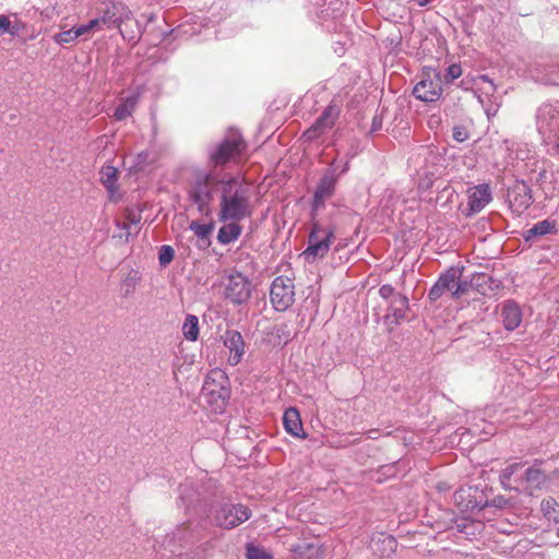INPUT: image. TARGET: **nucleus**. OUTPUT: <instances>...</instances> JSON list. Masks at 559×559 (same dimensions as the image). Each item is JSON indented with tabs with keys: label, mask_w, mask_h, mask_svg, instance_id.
Wrapping results in <instances>:
<instances>
[{
	"label": "nucleus",
	"mask_w": 559,
	"mask_h": 559,
	"mask_svg": "<svg viewBox=\"0 0 559 559\" xmlns=\"http://www.w3.org/2000/svg\"><path fill=\"white\" fill-rule=\"evenodd\" d=\"M139 231L133 230V228L129 227L123 221L116 222V230L114 234V238H119L124 242H128L131 237L135 236Z\"/></svg>",
	"instance_id": "nucleus-29"
},
{
	"label": "nucleus",
	"mask_w": 559,
	"mask_h": 559,
	"mask_svg": "<svg viewBox=\"0 0 559 559\" xmlns=\"http://www.w3.org/2000/svg\"><path fill=\"white\" fill-rule=\"evenodd\" d=\"M246 147L242 135L236 130H230L222 141L209 148L211 166L209 169L222 171V168L228 163L236 162L246 151Z\"/></svg>",
	"instance_id": "nucleus-4"
},
{
	"label": "nucleus",
	"mask_w": 559,
	"mask_h": 559,
	"mask_svg": "<svg viewBox=\"0 0 559 559\" xmlns=\"http://www.w3.org/2000/svg\"><path fill=\"white\" fill-rule=\"evenodd\" d=\"M440 122H441V119H440V117H439V116H437V115H431V116L429 117V120H428V126L432 129V128H435V127L439 126V124H440Z\"/></svg>",
	"instance_id": "nucleus-47"
},
{
	"label": "nucleus",
	"mask_w": 559,
	"mask_h": 559,
	"mask_svg": "<svg viewBox=\"0 0 559 559\" xmlns=\"http://www.w3.org/2000/svg\"><path fill=\"white\" fill-rule=\"evenodd\" d=\"M548 84L559 85V69L552 70L546 79Z\"/></svg>",
	"instance_id": "nucleus-44"
},
{
	"label": "nucleus",
	"mask_w": 559,
	"mask_h": 559,
	"mask_svg": "<svg viewBox=\"0 0 559 559\" xmlns=\"http://www.w3.org/2000/svg\"><path fill=\"white\" fill-rule=\"evenodd\" d=\"M253 214L252 190L238 176L228 174L218 202V221H243Z\"/></svg>",
	"instance_id": "nucleus-3"
},
{
	"label": "nucleus",
	"mask_w": 559,
	"mask_h": 559,
	"mask_svg": "<svg viewBox=\"0 0 559 559\" xmlns=\"http://www.w3.org/2000/svg\"><path fill=\"white\" fill-rule=\"evenodd\" d=\"M182 333L188 341L194 342L199 337V319L197 316L188 314L182 325Z\"/></svg>",
	"instance_id": "nucleus-25"
},
{
	"label": "nucleus",
	"mask_w": 559,
	"mask_h": 559,
	"mask_svg": "<svg viewBox=\"0 0 559 559\" xmlns=\"http://www.w3.org/2000/svg\"><path fill=\"white\" fill-rule=\"evenodd\" d=\"M140 280L141 275L138 271H130L121 283V290L123 292V295L129 296L133 294Z\"/></svg>",
	"instance_id": "nucleus-27"
},
{
	"label": "nucleus",
	"mask_w": 559,
	"mask_h": 559,
	"mask_svg": "<svg viewBox=\"0 0 559 559\" xmlns=\"http://www.w3.org/2000/svg\"><path fill=\"white\" fill-rule=\"evenodd\" d=\"M491 201V190L488 185H479L468 195L467 215L480 212Z\"/></svg>",
	"instance_id": "nucleus-17"
},
{
	"label": "nucleus",
	"mask_w": 559,
	"mask_h": 559,
	"mask_svg": "<svg viewBox=\"0 0 559 559\" xmlns=\"http://www.w3.org/2000/svg\"><path fill=\"white\" fill-rule=\"evenodd\" d=\"M523 466L522 463H514L502 469L500 481L503 488L519 490V486H524L525 489L532 490L540 488L546 483V473L536 466H530L521 476H515Z\"/></svg>",
	"instance_id": "nucleus-5"
},
{
	"label": "nucleus",
	"mask_w": 559,
	"mask_h": 559,
	"mask_svg": "<svg viewBox=\"0 0 559 559\" xmlns=\"http://www.w3.org/2000/svg\"><path fill=\"white\" fill-rule=\"evenodd\" d=\"M246 556L247 559H273L270 554L253 544H247Z\"/></svg>",
	"instance_id": "nucleus-34"
},
{
	"label": "nucleus",
	"mask_w": 559,
	"mask_h": 559,
	"mask_svg": "<svg viewBox=\"0 0 559 559\" xmlns=\"http://www.w3.org/2000/svg\"><path fill=\"white\" fill-rule=\"evenodd\" d=\"M471 286H472V284L466 281L456 280L454 288L451 293L452 297L459 298V297L463 296L464 294H466L468 292Z\"/></svg>",
	"instance_id": "nucleus-38"
},
{
	"label": "nucleus",
	"mask_w": 559,
	"mask_h": 559,
	"mask_svg": "<svg viewBox=\"0 0 559 559\" xmlns=\"http://www.w3.org/2000/svg\"><path fill=\"white\" fill-rule=\"evenodd\" d=\"M87 27H88L90 32H92L94 29H102V28H104L102 17L98 15L97 17L92 19L87 23Z\"/></svg>",
	"instance_id": "nucleus-43"
},
{
	"label": "nucleus",
	"mask_w": 559,
	"mask_h": 559,
	"mask_svg": "<svg viewBox=\"0 0 559 559\" xmlns=\"http://www.w3.org/2000/svg\"><path fill=\"white\" fill-rule=\"evenodd\" d=\"M11 27V20L8 15H0V35L8 34Z\"/></svg>",
	"instance_id": "nucleus-41"
},
{
	"label": "nucleus",
	"mask_w": 559,
	"mask_h": 559,
	"mask_svg": "<svg viewBox=\"0 0 559 559\" xmlns=\"http://www.w3.org/2000/svg\"><path fill=\"white\" fill-rule=\"evenodd\" d=\"M97 14L102 17L103 26L108 29L118 28L120 33L123 22L132 16L131 10L121 1L104 0L97 7Z\"/></svg>",
	"instance_id": "nucleus-9"
},
{
	"label": "nucleus",
	"mask_w": 559,
	"mask_h": 559,
	"mask_svg": "<svg viewBox=\"0 0 559 559\" xmlns=\"http://www.w3.org/2000/svg\"><path fill=\"white\" fill-rule=\"evenodd\" d=\"M462 67L460 63H452L450 64L445 73L443 75V83L444 84H452L454 80L459 79L462 75Z\"/></svg>",
	"instance_id": "nucleus-33"
},
{
	"label": "nucleus",
	"mask_w": 559,
	"mask_h": 559,
	"mask_svg": "<svg viewBox=\"0 0 559 559\" xmlns=\"http://www.w3.org/2000/svg\"><path fill=\"white\" fill-rule=\"evenodd\" d=\"M76 39L78 37L73 34V28L53 35L55 43L59 45L70 44L75 41Z\"/></svg>",
	"instance_id": "nucleus-36"
},
{
	"label": "nucleus",
	"mask_w": 559,
	"mask_h": 559,
	"mask_svg": "<svg viewBox=\"0 0 559 559\" xmlns=\"http://www.w3.org/2000/svg\"><path fill=\"white\" fill-rule=\"evenodd\" d=\"M224 297L234 306L246 305L252 294V283L248 276L238 271L229 273L224 282Z\"/></svg>",
	"instance_id": "nucleus-7"
},
{
	"label": "nucleus",
	"mask_w": 559,
	"mask_h": 559,
	"mask_svg": "<svg viewBox=\"0 0 559 559\" xmlns=\"http://www.w3.org/2000/svg\"><path fill=\"white\" fill-rule=\"evenodd\" d=\"M536 127L543 138L559 141V103H545L537 108Z\"/></svg>",
	"instance_id": "nucleus-8"
},
{
	"label": "nucleus",
	"mask_w": 559,
	"mask_h": 559,
	"mask_svg": "<svg viewBox=\"0 0 559 559\" xmlns=\"http://www.w3.org/2000/svg\"><path fill=\"white\" fill-rule=\"evenodd\" d=\"M190 229L201 239H205L210 236L213 230L212 224H201L197 221H192L190 224Z\"/></svg>",
	"instance_id": "nucleus-31"
},
{
	"label": "nucleus",
	"mask_w": 559,
	"mask_h": 559,
	"mask_svg": "<svg viewBox=\"0 0 559 559\" xmlns=\"http://www.w3.org/2000/svg\"><path fill=\"white\" fill-rule=\"evenodd\" d=\"M90 29L87 27V24H83V25H80L78 27H73V34L76 35V37H81V36H84V35H87L90 34Z\"/></svg>",
	"instance_id": "nucleus-46"
},
{
	"label": "nucleus",
	"mask_w": 559,
	"mask_h": 559,
	"mask_svg": "<svg viewBox=\"0 0 559 559\" xmlns=\"http://www.w3.org/2000/svg\"><path fill=\"white\" fill-rule=\"evenodd\" d=\"M348 169L349 162L347 160L337 173L338 166L334 160L317 186L311 207V230L308 237V247L302 252L305 260L308 262L324 258L335 239L336 225L333 222L335 211L329 213L326 217L321 216V211L325 207V199L333 195L340 176Z\"/></svg>",
	"instance_id": "nucleus-1"
},
{
	"label": "nucleus",
	"mask_w": 559,
	"mask_h": 559,
	"mask_svg": "<svg viewBox=\"0 0 559 559\" xmlns=\"http://www.w3.org/2000/svg\"><path fill=\"white\" fill-rule=\"evenodd\" d=\"M510 207L513 212L521 214L527 210L534 199L532 190L525 181H516L508 192Z\"/></svg>",
	"instance_id": "nucleus-13"
},
{
	"label": "nucleus",
	"mask_w": 559,
	"mask_h": 559,
	"mask_svg": "<svg viewBox=\"0 0 559 559\" xmlns=\"http://www.w3.org/2000/svg\"><path fill=\"white\" fill-rule=\"evenodd\" d=\"M338 114L340 111L335 105H329L316 122L304 132L305 141L311 142L330 130L338 118Z\"/></svg>",
	"instance_id": "nucleus-12"
},
{
	"label": "nucleus",
	"mask_w": 559,
	"mask_h": 559,
	"mask_svg": "<svg viewBox=\"0 0 559 559\" xmlns=\"http://www.w3.org/2000/svg\"><path fill=\"white\" fill-rule=\"evenodd\" d=\"M270 300L276 311L287 310L295 301V285L287 276H277L270 287Z\"/></svg>",
	"instance_id": "nucleus-10"
},
{
	"label": "nucleus",
	"mask_w": 559,
	"mask_h": 559,
	"mask_svg": "<svg viewBox=\"0 0 559 559\" xmlns=\"http://www.w3.org/2000/svg\"><path fill=\"white\" fill-rule=\"evenodd\" d=\"M99 180L106 189L114 194L117 190L116 182L118 180V171L114 166H103L99 171Z\"/></svg>",
	"instance_id": "nucleus-24"
},
{
	"label": "nucleus",
	"mask_w": 559,
	"mask_h": 559,
	"mask_svg": "<svg viewBox=\"0 0 559 559\" xmlns=\"http://www.w3.org/2000/svg\"><path fill=\"white\" fill-rule=\"evenodd\" d=\"M407 309L408 298L403 294H397L388 305L386 314L384 316L385 323L389 325L400 324L405 319Z\"/></svg>",
	"instance_id": "nucleus-16"
},
{
	"label": "nucleus",
	"mask_w": 559,
	"mask_h": 559,
	"mask_svg": "<svg viewBox=\"0 0 559 559\" xmlns=\"http://www.w3.org/2000/svg\"><path fill=\"white\" fill-rule=\"evenodd\" d=\"M219 396H222L223 399H225L227 396V392L224 391L223 394H221Z\"/></svg>",
	"instance_id": "nucleus-51"
},
{
	"label": "nucleus",
	"mask_w": 559,
	"mask_h": 559,
	"mask_svg": "<svg viewBox=\"0 0 559 559\" xmlns=\"http://www.w3.org/2000/svg\"><path fill=\"white\" fill-rule=\"evenodd\" d=\"M153 160H154V158L152 157V154L150 152H146V151L145 152H141L140 154H138L133 167L136 170L142 171V170L145 169L146 166L152 164Z\"/></svg>",
	"instance_id": "nucleus-35"
},
{
	"label": "nucleus",
	"mask_w": 559,
	"mask_h": 559,
	"mask_svg": "<svg viewBox=\"0 0 559 559\" xmlns=\"http://www.w3.org/2000/svg\"><path fill=\"white\" fill-rule=\"evenodd\" d=\"M556 228L554 222L548 219L540 221L536 223L532 228L527 229L524 233V238L526 241H530L536 237L545 236L551 234Z\"/></svg>",
	"instance_id": "nucleus-23"
},
{
	"label": "nucleus",
	"mask_w": 559,
	"mask_h": 559,
	"mask_svg": "<svg viewBox=\"0 0 559 559\" xmlns=\"http://www.w3.org/2000/svg\"><path fill=\"white\" fill-rule=\"evenodd\" d=\"M442 79L440 73H435L433 78L421 79L413 88V95L425 103L437 102L442 95Z\"/></svg>",
	"instance_id": "nucleus-11"
},
{
	"label": "nucleus",
	"mask_w": 559,
	"mask_h": 559,
	"mask_svg": "<svg viewBox=\"0 0 559 559\" xmlns=\"http://www.w3.org/2000/svg\"><path fill=\"white\" fill-rule=\"evenodd\" d=\"M228 173L217 169L197 170L188 183V201L201 216H211L215 201L219 202L222 187Z\"/></svg>",
	"instance_id": "nucleus-2"
},
{
	"label": "nucleus",
	"mask_w": 559,
	"mask_h": 559,
	"mask_svg": "<svg viewBox=\"0 0 559 559\" xmlns=\"http://www.w3.org/2000/svg\"><path fill=\"white\" fill-rule=\"evenodd\" d=\"M250 516L251 510L242 503L224 502L212 509L213 523L224 530H233Z\"/></svg>",
	"instance_id": "nucleus-6"
},
{
	"label": "nucleus",
	"mask_w": 559,
	"mask_h": 559,
	"mask_svg": "<svg viewBox=\"0 0 559 559\" xmlns=\"http://www.w3.org/2000/svg\"><path fill=\"white\" fill-rule=\"evenodd\" d=\"M24 28L25 24L20 20H15L14 22H11V31H9L8 34L11 36H17Z\"/></svg>",
	"instance_id": "nucleus-42"
},
{
	"label": "nucleus",
	"mask_w": 559,
	"mask_h": 559,
	"mask_svg": "<svg viewBox=\"0 0 559 559\" xmlns=\"http://www.w3.org/2000/svg\"><path fill=\"white\" fill-rule=\"evenodd\" d=\"M139 96V94H133L123 98L121 104L115 109L114 118L121 121L130 117L136 108Z\"/></svg>",
	"instance_id": "nucleus-21"
},
{
	"label": "nucleus",
	"mask_w": 559,
	"mask_h": 559,
	"mask_svg": "<svg viewBox=\"0 0 559 559\" xmlns=\"http://www.w3.org/2000/svg\"><path fill=\"white\" fill-rule=\"evenodd\" d=\"M198 537L192 531L190 524L182 523L178 525L171 533L167 534L164 538L165 547L169 548L171 554H176L181 548L193 543Z\"/></svg>",
	"instance_id": "nucleus-15"
},
{
	"label": "nucleus",
	"mask_w": 559,
	"mask_h": 559,
	"mask_svg": "<svg viewBox=\"0 0 559 559\" xmlns=\"http://www.w3.org/2000/svg\"><path fill=\"white\" fill-rule=\"evenodd\" d=\"M283 424L286 431L297 438H305L306 433L304 432L300 415L298 411L294 407H290L285 411L283 416Z\"/></svg>",
	"instance_id": "nucleus-19"
},
{
	"label": "nucleus",
	"mask_w": 559,
	"mask_h": 559,
	"mask_svg": "<svg viewBox=\"0 0 559 559\" xmlns=\"http://www.w3.org/2000/svg\"><path fill=\"white\" fill-rule=\"evenodd\" d=\"M221 338L229 352L228 364L237 366L246 354V343L241 333L236 330H226Z\"/></svg>",
	"instance_id": "nucleus-14"
},
{
	"label": "nucleus",
	"mask_w": 559,
	"mask_h": 559,
	"mask_svg": "<svg viewBox=\"0 0 559 559\" xmlns=\"http://www.w3.org/2000/svg\"><path fill=\"white\" fill-rule=\"evenodd\" d=\"M373 546L381 543L384 547L383 551H381V557H389L392 552H394L396 548V539L391 535H381L378 539L372 540Z\"/></svg>",
	"instance_id": "nucleus-28"
},
{
	"label": "nucleus",
	"mask_w": 559,
	"mask_h": 559,
	"mask_svg": "<svg viewBox=\"0 0 559 559\" xmlns=\"http://www.w3.org/2000/svg\"><path fill=\"white\" fill-rule=\"evenodd\" d=\"M222 222L224 223V225L218 230L217 240L222 245H228V243L237 240L240 237L241 231H242V228L239 225V223L241 221L229 219V221H222Z\"/></svg>",
	"instance_id": "nucleus-20"
},
{
	"label": "nucleus",
	"mask_w": 559,
	"mask_h": 559,
	"mask_svg": "<svg viewBox=\"0 0 559 559\" xmlns=\"http://www.w3.org/2000/svg\"><path fill=\"white\" fill-rule=\"evenodd\" d=\"M399 293H395V289L393 286L389 284H384L379 288V295L384 300H388L389 302L394 299V296H396Z\"/></svg>",
	"instance_id": "nucleus-40"
},
{
	"label": "nucleus",
	"mask_w": 559,
	"mask_h": 559,
	"mask_svg": "<svg viewBox=\"0 0 559 559\" xmlns=\"http://www.w3.org/2000/svg\"><path fill=\"white\" fill-rule=\"evenodd\" d=\"M507 502H508V500L504 499L503 497H498L497 499H495L496 506H499V507L507 504Z\"/></svg>",
	"instance_id": "nucleus-48"
},
{
	"label": "nucleus",
	"mask_w": 559,
	"mask_h": 559,
	"mask_svg": "<svg viewBox=\"0 0 559 559\" xmlns=\"http://www.w3.org/2000/svg\"><path fill=\"white\" fill-rule=\"evenodd\" d=\"M501 317L504 328L509 331L515 330L522 322V311L519 305L511 300L503 304Z\"/></svg>",
	"instance_id": "nucleus-18"
},
{
	"label": "nucleus",
	"mask_w": 559,
	"mask_h": 559,
	"mask_svg": "<svg viewBox=\"0 0 559 559\" xmlns=\"http://www.w3.org/2000/svg\"><path fill=\"white\" fill-rule=\"evenodd\" d=\"M415 2L419 5V7H425L427 5L430 0H415Z\"/></svg>",
	"instance_id": "nucleus-49"
},
{
	"label": "nucleus",
	"mask_w": 559,
	"mask_h": 559,
	"mask_svg": "<svg viewBox=\"0 0 559 559\" xmlns=\"http://www.w3.org/2000/svg\"><path fill=\"white\" fill-rule=\"evenodd\" d=\"M452 136L456 142L462 143L468 139L469 133L465 127L455 126L452 131Z\"/></svg>",
	"instance_id": "nucleus-39"
},
{
	"label": "nucleus",
	"mask_w": 559,
	"mask_h": 559,
	"mask_svg": "<svg viewBox=\"0 0 559 559\" xmlns=\"http://www.w3.org/2000/svg\"><path fill=\"white\" fill-rule=\"evenodd\" d=\"M481 79H483L484 81H487V82H489L490 84H492V81H491V80H489L487 75H483V76H481Z\"/></svg>",
	"instance_id": "nucleus-50"
},
{
	"label": "nucleus",
	"mask_w": 559,
	"mask_h": 559,
	"mask_svg": "<svg viewBox=\"0 0 559 559\" xmlns=\"http://www.w3.org/2000/svg\"><path fill=\"white\" fill-rule=\"evenodd\" d=\"M444 292H447V289L443 285V282H441L438 278V281L433 284V286L428 292V298L431 301H437L443 295Z\"/></svg>",
	"instance_id": "nucleus-37"
},
{
	"label": "nucleus",
	"mask_w": 559,
	"mask_h": 559,
	"mask_svg": "<svg viewBox=\"0 0 559 559\" xmlns=\"http://www.w3.org/2000/svg\"><path fill=\"white\" fill-rule=\"evenodd\" d=\"M142 215L140 211L127 209L123 214V222L133 230L139 231V225L141 223Z\"/></svg>",
	"instance_id": "nucleus-30"
},
{
	"label": "nucleus",
	"mask_w": 559,
	"mask_h": 559,
	"mask_svg": "<svg viewBox=\"0 0 559 559\" xmlns=\"http://www.w3.org/2000/svg\"><path fill=\"white\" fill-rule=\"evenodd\" d=\"M290 551L298 559H313L319 555V548L308 542H299L290 546Z\"/></svg>",
	"instance_id": "nucleus-22"
},
{
	"label": "nucleus",
	"mask_w": 559,
	"mask_h": 559,
	"mask_svg": "<svg viewBox=\"0 0 559 559\" xmlns=\"http://www.w3.org/2000/svg\"><path fill=\"white\" fill-rule=\"evenodd\" d=\"M382 128V117L380 115H376L372 119L370 132H377Z\"/></svg>",
	"instance_id": "nucleus-45"
},
{
	"label": "nucleus",
	"mask_w": 559,
	"mask_h": 559,
	"mask_svg": "<svg viewBox=\"0 0 559 559\" xmlns=\"http://www.w3.org/2000/svg\"><path fill=\"white\" fill-rule=\"evenodd\" d=\"M462 276V270L460 267H450L439 276V280L443 282V285L448 292L453 290L456 280Z\"/></svg>",
	"instance_id": "nucleus-26"
},
{
	"label": "nucleus",
	"mask_w": 559,
	"mask_h": 559,
	"mask_svg": "<svg viewBox=\"0 0 559 559\" xmlns=\"http://www.w3.org/2000/svg\"><path fill=\"white\" fill-rule=\"evenodd\" d=\"M175 250L171 246L163 245L158 251L159 265L165 267L174 260Z\"/></svg>",
	"instance_id": "nucleus-32"
}]
</instances>
